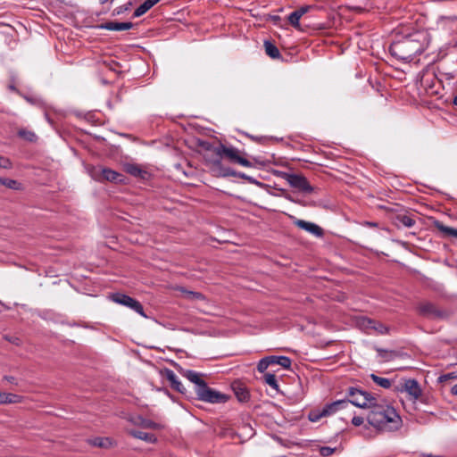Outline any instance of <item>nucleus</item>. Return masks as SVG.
<instances>
[{
  "label": "nucleus",
  "instance_id": "nucleus-1",
  "mask_svg": "<svg viewBox=\"0 0 457 457\" xmlns=\"http://www.w3.org/2000/svg\"><path fill=\"white\" fill-rule=\"evenodd\" d=\"M368 422L381 431H395L402 426V419L395 408L386 403H380L377 399L367 415Z\"/></svg>",
  "mask_w": 457,
  "mask_h": 457
},
{
  "label": "nucleus",
  "instance_id": "nucleus-2",
  "mask_svg": "<svg viewBox=\"0 0 457 457\" xmlns=\"http://www.w3.org/2000/svg\"><path fill=\"white\" fill-rule=\"evenodd\" d=\"M181 375L195 385V392L198 400L210 403H221L228 401V396L209 387L200 373L191 370H183Z\"/></svg>",
  "mask_w": 457,
  "mask_h": 457
},
{
  "label": "nucleus",
  "instance_id": "nucleus-3",
  "mask_svg": "<svg viewBox=\"0 0 457 457\" xmlns=\"http://www.w3.org/2000/svg\"><path fill=\"white\" fill-rule=\"evenodd\" d=\"M420 35L408 36L395 41L389 47L390 54L398 60L411 62L417 54L424 51V45L419 38Z\"/></svg>",
  "mask_w": 457,
  "mask_h": 457
},
{
  "label": "nucleus",
  "instance_id": "nucleus-4",
  "mask_svg": "<svg viewBox=\"0 0 457 457\" xmlns=\"http://www.w3.org/2000/svg\"><path fill=\"white\" fill-rule=\"evenodd\" d=\"M348 396L350 397L349 404H353L361 409H370L375 404L377 398L369 392L350 387L348 390Z\"/></svg>",
  "mask_w": 457,
  "mask_h": 457
},
{
  "label": "nucleus",
  "instance_id": "nucleus-5",
  "mask_svg": "<svg viewBox=\"0 0 457 457\" xmlns=\"http://www.w3.org/2000/svg\"><path fill=\"white\" fill-rule=\"evenodd\" d=\"M93 179L98 182L110 181L115 183L123 182V176L111 169L104 167H94L90 171Z\"/></svg>",
  "mask_w": 457,
  "mask_h": 457
},
{
  "label": "nucleus",
  "instance_id": "nucleus-6",
  "mask_svg": "<svg viewBox=\"0 0 457 457\" xmlns=\"http://www.w3.org/2000/svg\"><path fill=\"white\" fill-rule=\"evenodd\" d=\"M418 313L430 320H444L448 314L445 311L439 310L434 303L430 302H422L417 305Z\"/></svg>",
  "mask_w": 457,
  "mask_h": 457
},
{
  "label": "nucleus",
  "instance_id": "nucleus-7",
  "mask_svg": "<svg viewBox=\"0 0 457 457\" xmlns=\"http://www.w3.org/2000/svg\"><path fill=\"white\" fill-rule=\"evenodd\" d=\"M112 300L119 304L124 305L135 311L137 313H138L144 318L147 317L144 312L142 304L137 300L130 297L128 295L116 293L112 295Z\"/></svg>",
  "mask_w": 457,
  "mask_h": 457
},
{
  "label": "nucleus",
  "instance_id": "nucleus-8",
  "mask_svg": "<svg viewBox=\"0 0 457 457\" xmlns=\"http://www.w3.org/2000/svg\"><path fill=\"white\" fill-rule=\"evenodd\" d=\"M216 154L218 155H225L230 161L237 162L244 167H252V163L245 158L241 157L239 155V151L233 146L228 147L221 145L216 149Z\"/></svg>",
  "mask_w": 457,
  "mask_h": 457
},
{
  "label": "nucleus",
  "instance_id": "nucleus-9",
  "mask_svg": "<svg viewBox=\"0 0 457 457\" xmlns=\"http://www.w3.org/2000/svg\"><path fill=\"white\" fill-rule=\"evenodd\" d=\"M283 178L291 187L297 188L303 193L310 194L313 191V187L303 176L285 173Z\"/></svg>",
  "mask_w": 457,
  "mask_h": 457
},
{
  "label": "nucleus",
  "instance_id": "nucleus-10",
  "mask_svg": "<svg viewBox=\"0 0 457 457\" xmlns=\"http://www.w3.org/2000/svg\"><path fill=\"white\" fill-rule=\"evenodd\" d=\"M397 391L406 392L413 400H417L421 395V389L417 380L409 378L406 379L401 388Z\"/></svg>",
  "mask_w": 457,
  "mask_h": 457
},
{
  "label": "nucleus",
  "instance_id": "nucleus-11",
  "mask_svg": "<svg viewBox=\"0 0 457 457\" xmlns=\"http://www.w3.org/2000/svg\"><path fill=\"white\" fill-rule=\"evenodd\" d=\"M359 325L364 329L374 330L380 335H385L388 332V328L386 326L368 318H361L359 320Z\"/></svg>",
  "mask_w": 457,
  "mask_h": 457
},
{
  "label": "nucleus",
  "instance_id": "nucleus-12",
  "mask_svg": "<svg viewBox=\"0 0 457 457\" xmlns=\"http://www.w3.org/2000/svg\"><path fill=\"white\" fill-rule=\"evenodd\" d=\"M295 225L317 237H321L323 236L322 228L313 222L306 221L303 220H296L295 221Z\"/></svg>",
  "mask_w": 457,
  "mask_h": 457
},
{
  "label": "nucleus",
  "instance_id": "nucleus-13",
  "mask_svg": "<svg viewBox=\"0 0 457 457\" xmlns=\"http://www.w3.org/2000/svg\"><path fill=\"white\" fill-rule=\"evenodd\" d=\"M164 376H165L166 379L170 382V384L173 389H175L176 391H178L181 394H186V391H187L186 388L184 387L182 383L179 381V378L177 377V375L174 373L173 370H171L170 369H165Z\"/></svg>",
  "mask_w": 457,
  "mask_h": 457
},
{
  "label": "nucleus",
  "instance_id": "nucleus-14",
  "mask_svg": "<svg viewBox=\"0 0 457 457\" xmlns=\"http://www.w3.org/2000/svg\"><path fill=\"white\" fill-rule=\"evenodd\" d=\"M348 405H349V402H347L345 399L335 401L333 403L326 404L322 408L323 414H325V417L332 415V414L336 413L337 411L343 410V409L348 407Z\"/></svg>",
  "mask_w": 457,
  "mask_h": 457
},
{
  "label": "nucleus",
  "instance_id": "nucleus-15",
  "mask_svg": "<svg viewBox=\"0 0 457 457\" xmlns=\"http://www.w3.org/2000/svg\"><path fill=\"white\" fill-rule=\"evenodd\" d=\"M99 28L113 31L128 30L133 28V23L110 21L101 24Z\"/></svg>",
  "mask_w": 457,
  "mask_h": 457
},
{
  "label": "nucleus",
  "instance_id": "nucleus-16",
  "mask_svg": "<svg viewBox=\"0 0 457 457\" xmlns=\"http://www.w3.org/2000/svg\"><path fill=\"white\" fill-rule=\"evenodd\" d=\"M130 421L137 426H140L144 428H151V429H161L163 426L160 423H156L151 420L145 419L141 416H137L135 419H131Z\"/></svg>",
  "mask_w": 457,
  "mask_h": 457
},
{
  "label": "nucleus",
  "instance_id": "nucleus-17",
  "mask_svg": "<svg viewBox=\"0 0 457 457\" xmlns=\"http://www.w3.org/2000/svg\"><path fill=\"white\" fill-rule=\"evenodd\" d=\"M415 223L414 218L408 214H397L395 219V224L398 228H411Z\"/></svg>",
  "mask_w": 457,
  "mask_h": 457
},
{
  "label": "nucleus",
  "instance_id": "nucleus-18",
  "mask_svg": "<svg viewBox=\"0 0 457 457\" xmlns=\"http://www.w3.org/2000/svg\"><path fill=\"white\" fill-rule=\"evenodd\" d=\"M270 362L271 365H279L284 369H289L291 367V359L287 356H276L270 355Z\"/></svg>",
  "mask_w": 457,
  "mask_h": 457
},
{
  "label": "nucleus",
  "instance_id": "nucleus-19",
  "mask_svg": "<svg viewBox=\"0 0 457 457\" xmlns=\"http://www.w3.org/2000/svg\"><path fill=\"white\" fill-rule=\"evenodd\" d=\"M129 435L133 437L148 442V443H155L157 441L156 436L151 433H145L138 430H130L129 431Z\"/></svg>",
  "mask_w": 457,
  "mask_h": 457
},
{
  "label": "nucleus",
  "instance_id": "nucleus-20",
  "mask_svg": "<svg viewBox=\"0 0 457 457\" xmlns=\"http://www.w3.org/2000/svg\"><path fill=\"white\" fill-rule=\"evenodd\" d=\"M434 226L441 232H443L444 234L447 235V236H450V237H456L457 238V229L456 228H451V227H447V226H445L441 221L439 220H435L434 221Z\"/></svg>",
  "mask_w": 457,
  "mask_h": 457
},
{
  "label": "nucleus",
  "instance_id": "nucleus-21",
  "mask_svg": "<svg viewBox=\"0 0 457 457\" xmlns=\"http://www.w3.org/2000/svg\"><path fill=\"white\" fill-rule=\"evenodd\" d=\"M90 444L101 448H109L112 445V441L109 437H96L90 440Z\"/></svg>",
  "mask_w": 457,
  "mask_h": 457
},
{
  "label": "nucleus",
  "instance_id": "nucleus-22",
  "mask_svg": "<svg viewBox=\"0 0 457 457\" xmlns=\"http://www.w3.org/2000/svg\"><path fill=\"white\" fill-rule=\"evenodd\" d=\"M264 47H265V52L266 54L275 59V58H278L280 56V53H279V50L278 49V47L273 45L271 42L270 41H265L264 42Z\"/></svg>",
  "mask_w": 457,
  "mask_h": 457
},
{
  "label": "nucleus",
  "instance_id": "nucleus-23",
  "mask_svg": "<svg viewBox=\"0 0 457 457\" xmlns=\"http://www.w3.org/2000/svg\"><path fill=\"white\" fill-rule=\"evenodd\" d=\"M370 378L374 383H376L378 386H381L382 388L387 389L390 388L392 386V381L389 378H382L379 376H377L375 374L370 375Z\"/></svg>",
  "mask_w": 457,
  "mask_h": 457
},
{
  "label": "nucleus",
  "instance_id": "nucleus-24",
  "mask_svg": "<svg viewBox=\"0 0 457 457\" xmlns=\"http://www.w3.org/2000/svg\"><path fill=\"white\" fill-rule=\"evenodd\" d=\"M22 396L11 393H2V404L3 403H21Z\"/></svg>",
  "mask_w": 457,
  "mask_h": 457
},
{
  "label": "nucleus",
  "instance_id": "nucleus-25",
  "mask_svg": "<svg viewBox=\"0 0 457 457\" xmlns=\"http://www.w3.org/2000/svg\"><path fill=\"white\" fill-rule=\"evenodd\" d=\"M234 391H235L236 396L239 402L244 403V402H247L249 400L250 395L245 388L238 386V387H235Z\"/></svg>",
  "mask_w": 457,
  "mask_h": 457
},
{
  "label": "nucleus",
  "instance_id": "nucleus-26",
  "mask_svg": "<svg viewBox=\"0 0 457 457\" xmlns=\"http://www.w3.org/2000/svg\"><path fill=\"white\" fill-rule=\"evenodd\" d=\"M264 382L269 385L271 388L278 390V384L276 376L272 373H265L263 376Z\"/></svg>",
  "mask_w": 457,
  "mask_h": 457
},
{
  "label": "nucleus",
  "instance_id": "nucleus-27",
  "mask_svg": "<svg viewBox=\"0 0 457 457\" xmlns=\"http://www.w3.org/2000/svg\"><path fill=\"white\" fill-rule=\"evenodd\" d=\"M18 135L21 138H23L29 142H35L37 138V135L33 131L27 130V129L19 130Z\"/></svg>",
  "mask_w": 457,
  "mask_h": 457
},
{
  "label": "nucleus",
  "instance_id": "nucleus-28",
  "mask_svg": "<svg viewBox=\"0 0 457 457\" xmlns=\"http://www.w3.org/2000/svg\"><path fill=\"white\" fill-rule=\"evenodd\" d=\"M302 17L298 14V12H296V11H294L293 12H291L289 15H288V21L289 23L295 29H299L300 28V19Z\"/></svg>",
  "mask_w": 457,
  "mask_h": 457
},
{
  "label": "nucleus",
  "instance_id": "nucleus-29",
  "mask_svg": "<svg viewBox=\"0 0 457 457\" xmlns=\"http://www.w3.org/2000/svg\"><path fill=\"white\" fill-rule=\"evenodd\" d=\"M270 365L271 363L270 362V357L266 356L259 361L257 364V370L260 373H264Z\"/></svg>",
  "mask_w": 457,
  "mask_h": 457
},
{
  "label": "nucleus",
  "instance_id": "nucleus-30",
  "mask_svg": "<svg viewBox=\"0 0 457 457\" xmlns=\"http://www.w3.org/2000/svg\"><path fill=\"white\" fill-rule=\"evenodd\" d=\"M151 7L147 4L146 1H145L142 4H140L134 12L133 16L137 18L145 14Z\"/></svg>",
  "mask_w": 457,
  "mask_h": 457
},
{
  "label": "nucleus",
  "instance_id": "nucleus-31",
  "mask_svg": "<svg viewBox=\"0 0 457 457\" xmlns=\"http://www.w3.org/2000/svg\"><path fill=\"white\" fill-rule=\"evenodd\" d=\"M185 293V295L188 299L192 300H205V296L199 293V292H194V291H188V290H183Z\"/></svg>",
  "mask_w": 457,
  "mask_h": 457
},
{
  "label": "nucleus",
  "instance_id": "nucleus-32",
  "mask_svg": "<svg viewBox=\"0 0 457 457\" xmlns=\"http://www.w3.org/2000/svg\"><path fill=\"white\" fill-rule=\"evenodd\" d=\"M2 185L14 190L21 189V184L13 179H2Z\"/></svg>",
  "mask_w": 457,
  "mask_h": 457
},
{
  "label": "nucleus",
  "instance_id": "nucleus-33",
  "mask_svg": "<svg viewBox=\"0 0 457 457\" xmlns=\"http://www.w3.org/2000/svg\"><path fill=\"white\" fill-rule=\"evenodd\" d=\"M322 417H325L323 411H312L309 413V420L312 422L319 421Z\"/></svg>",
  "mask_w": 457,
  "mask_h": 457
},
{
  "label": "nucleus",
  "instance_id": "nucleus-34",
  "mask_svg": "<svg viewBox=\"0 0 457 457\" xmlns=\"http://www.w3.org/2000/svg\"><path fill=\"white\" fill-rule=\"evenodd\" d=\"M336 451V448H332L329 446H322L320 448V453L323 457H328L332 455Z\"/></svg>",
  "mask_w": 457,
  "mask_h": 457
},
{
  "label": "nucleus",
  "instance_id": "nucleus-35",
  "mask_svg": "<svg viewBox=\"0 0 457 457\" xmlns=\"http://www.w3.org/2000/svg\"><path fill=\"white\" fill-rule=\"evenodd\" d=\"M2 34L12 37L15 31L10 25L2 22Z\"/></svg>",
  "mask_w": 457,
  "mask_h": 457
},
{
  "label": "nucleus",
  "instance_id": "nucleus-36",
  "mask_svg": "<svg viewBox=\"0 0 457 457\" xmlns=\"http://www.w3.org/2000/svg\"><path fill=\"white\" fill-rule=\"evenodd\" d=\"M453 378H457V373L455 372H451V373H447V374H444V375H441L439 378H438V380L440 382H444V381H446L448 379H453Z\"/></svg>",
  "mask_w": 457,
  "mask_h": 457
},
{
  "label": "nucleus",
  "instance_id": "nucleus-37",
  "mask_svg": "<svg viewBox=\"0 0 457 457\" xmlns=\"http://www.w3.org/2000/svg\"><path fill=\"white\" fill-rule=\"evenodd\" d=\"M364 422V419L361 416H353L352 419V424L355 427H360Z\"/></svg>",
  "mask_w": 457,
  "mask_h": 457
},
{
  "label": "nucleus",
  "instance_id": "nucleus-38",
  "mask_svg": "<svg viewBox=\"0 0 457 457\" xmlns=\"http://www.w3.org/2000/svg\"><path fill=\"white\" fill-rule=\"evenodd\" d=\"M312 8V6L310 5H303V6H301L300 8H298L296 11V12H298V14L303 17L305 13H307L309 12V10Z\"/></svg>",
  "mask_w": 457,
  "mask_h": 457
},
{
  "label": "nucleus",
  "instance_id": "nucleus-39",
  "mask_svg": "<svg viewBox=\"0 0 457 457\" xmlns=\"http://www.w3.org/2000/svg\"><path fill=\"white\" fill-rule=\"evenodd\" d=\"M131 5V3H129L128 4L126 5H122V6H120L118 7L117 9H115V13L116 14H120L122 13L123 12L129 10V6Z\"/></svg>",
  "mask_w": 457,
  "mask_h": 457
},
{
  "label": "nucleus",
  "instance_id": "nucleus-40",
  "mask_svg": "<svg viewBox=\"0 0 457 457\" xmlns=\"http://www.w3.org/2000/svg\"><path fill=\"white\" fill-rule=\"evenodd\" d=\"M129 173H131L133 175H137L140 172V170L137 167H131L129 170Z\"/></svg>",
  "mask_w": 457,
  "mask_h": 457
},
{
  "label": "nucleus",
  "instance_id": "nucleus-41",
  "mask_svg": "<svg viewBox=\"0 0 457 457\" xmlns=\"http://www.w3.org/2000/svg\"><path fill=\"white\" fill-rule=\"evenodd\" d=\"M147 4L152 8L154 4H156L160 0H145Z\"/></svg>",
  "mask_w": 457,
  "mask_h": 457
},
{
  "label": "nucleus",
  "instance_id": "nucleus-42",
  "mask_svg": "<svg viewBox=\"0 0 457 457\" xmlns=\"http://www.w3.org/2000/svg\"><path fill=\"white\" fill-rule=\"evenodd\" d=\"M451 393L454 395H457V384H455L452 389H451Z\"/></svg>",
  "mask_w": 457,
  "mask_h": 457
},
{
  "label": "nucleus",
  "instance_id": "nucleus-43",
  "mask_svg": "<svg viewBox=\"0 0 457 457\" xmlns=\"http://www.w3.org/2000/svg\"><path fill=\"white\" fill-rule=\"evenodd\" d=\"M377 352L379 353L380 356H383V353H386V350L381 349V348H377Z\"/></svg>",
  "mask_w": 457,
  "mask_h": 457
},
{
  "label": "nucleus",
  "instance_id": "nucleus-44",
  "mask_svg": "<svg viewBox=\"0 0 457 457\" xmlns=\"http://www.w3.org/2000/svg\"><path fill=\"white\" fill-rule=\"evenodd\" d=\"M15 81L12 80V83L8 86V87L11 89V90H15Z\"/></svg>",
  "mask_w": 457,
  "mask_h": 457
},
{
  "label": "nucleus",
  "instance_id": "nucleus-45",
  "mask_svg": "<svg viewBox=\"0 0 457 457\" xmlns=\"http://www.w3.org/2000/svg\"><path fill=\"white\" fill-rule=\"evenodd\" d=\"M113 0H99V2L104 4H106L108 2H112Z\"/></svg>",
  "mask_w": 457,
  "mask_h": 457
},
{
  "label": "nucleus",
  "instance_id": "nucleus-46",
  "mask_svg": "<svg viewBox=\"0 0 457 457\" xmlns=\"http://www.w3.org/2000/svg\"><path fill=\"white\" fill-rule=\"evenodd\" d=\"M4 379H6L9 382H12L14 378L12 377H5Z\"/></svg>",
  "mask_w": 457,
  "mask_h": 457
},
{
  "label": "nucleus",
  "instance_id": "nucleus-47",
  "mask_svg": "<svg viewBox=\"0 0 457 457\" xmlns=\"http://www.w3.org/2000/svg\"><path fill=\"white\" fill-rule=\"evenodd\" d=\"M367 225L370 226V227H376V223H372V222H367Z\"/></svg>",
  "mask_w": 457,
  "mask_h": 457
},
{
  "label": "nucleus",
  "instance_id": "nucleus-48",
  "mask_svg": "<svg viewBox=\"0 0 457 457\" xmlns=\"http://www.w3.org/2000/svg\"><path fill=\"white\" fill-rule=\"evenodd\" d=\"M453 103L457 106V96H454Z\"/></svg>",
  "mask_w": 457,
  "mask_h": 457
},
{
  "label": "nucleus",
  "instance_id": "nucleus-49",
  "mask_svg": "<svg viewBox=\"0 0 457 457\" xmlns=\"http://www.w3.org/2000/svg\"><path fill=\"white\" fill-rule=\"evenodd\" d=\"M1 167H2V168H6V167H7V164H5V163H4V162H2Z\"/></svg>",
  "mask_w": 457,
  "mask_h": 457
},
{
  "label": "nucleus",
  "instance_id": "nucleus-50",
  "mask_svg": "<svg viewBox=\"0 0 457 457\" xmlns=\"http://www.w3.org/2000/svg\"><path fill=\"white\" fill-rule=\"evenodd\" d=\"M176 168H177L178 170H180V168H181V167H180V165H177V166H176Z\"/></svg>",
  "mask_w": 457,
  "mask_h": 457
}]
</instances>
